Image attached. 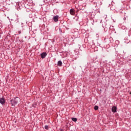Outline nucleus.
I'll use <instances>...</instances> for the list:
<instances>
[{"label": "nucleus", "mask_w": 131, "mask_h": 131, "mask_svg": "<svg viewBox=\"0 0 131 131\" xmlns=\"http://www.w3.org/2000/svg\"><path fill=\"white\" fill-rule=\"evenodd\" d=\"M19 101H20V99L18 97L11 99L10 100L11 106H15V105H17Z\"/></svg>", "instance_id": "nucleus-1"}, {"label": "nucleus", "mask_w": 131, "mask_h": 131, "mask_svg": "<svg viewBox=\"0 0 131 131\" xmlns=\"http://www.w3.org/2000/svg\"><path fill=\"white\" fill-rule=\"evenodd\" d=\"M6 103V99L4 98H0V103L2 105H5Z\"/></svg>", "instance_id": "nucleus-2"}, {"label": "nucleus", "mask_w": 131, "mask_h": 131, "mask_svg": "<svg viewBox=\"0 0 131 131\" xmlns=\"http://www.w3.org/2000/svg\"><path fill=\"white\" fill-rule=\"evenodd\" d=\"M54 22H58L59 21V16L56 15L53 17Z\"/></svg>", "instance_id": "nucleus-3"}, {"label": "nucleus", "mask_w": 131, "mask_h": 131, "mask_svg": "<svg viewBox=\"0 0 131 131\" xmlns=\"http://www.w3.org/2000/svg\"><path fill=\"white\" fill-rule=\"evenodd\" d=\"M70 13L71 15H72L73 16H74V15H75V11H74V9H70Z\"/></svg>", "instance_id": "nucleus-4"}, {"label": "nucleus", "mask_w": 131, "mask_h": 131, "mask_svg": "<svg viewBox=\"0 0 131 131\" xmlns=\"http://www.w3.org/2000/svg\"><path fill=\"white\" fill-rule=\"evenodd\" d=\"M46 57H47V53H46L43 52V53L41 54V57L42 58V59H43V58H46Z\"/></svg>", "instance_id": "nucleus-5"}, {"label": "nucleus", "mask_w": 131, "mask_h": 131, "mask_svg": "<svg viewBox=\"0 0 131 131\" xmlns=\"http://www.w3.org/2000/svg\"><path fill=\"white\" fill-rule=\"evenodd\" d=\"M116 110H117V107H116V106H113L112 108V112H114V113H116Z\"/></svg>", "instance_id": "nucleus-6"}, {"label": "nucleus", "mask_w": 131, "mask_h": 131, "mask_svg": "<svg viewBox=\"0 0 131 131\" xmlns=\"http://www.w3.org/2000/svg\"><path fill=\"white\" fill-rule=\"evenodd\" d=\"M62 61L61 60H59L58 61V66H59V67H61V66H62Z\"/></svg>", "instance_id": "nucleus-7"}, {"label": "nucleus", "mask_w": 131, "mask_h": 131, "mask_svg": "<svg viewBox=\"0 0 131 131\" xmlns=\"http://www.w3.org/2000/svg\"><path fill=\"white\" fill-rule=\"evenodd\" d=\"M72 120H73V121H74V122H76V121H77V119L76 118H72Z\"/></svg>", "instance_id": "nucleus-8"}, {"label": "nucleus", "mask_w": 131, "mask_h": 131, "mask_svg": "<svg viewBox=\"0 0 131 131\" xmlns=\"http://www.w3.org/2000/svg\"><path fill=\"white\" fill-rule=\"evenodd\" d=\"M94 109H95V110H98V109H99V106L96 105V106L94 107Z\"/></svg>", "instance_id": "nucleus-9"}, {"label": "nucleus", "mask_w": 131, "mask_h": 131, "mask_svg": "<svg viewBox=\"0 0 131 131\" xmlns=\"http://www.w3.org/2000/svg\"><path fill=\"white\" fill-rule=\"evenodd\" d=\"M45 129H49V126L46 125V126H45Z\"/></svg>", "instance_id": "nucleus-10"}, {"label": "nucleus", "mask_w": 131, "mask_h": 131, "mask_svg": "<svg viewBox=\"0 0 131 131\" xmlns=\"http://www.w3.org/2000/svg\"><path fill=\"white\" fill-rule=\"evenodd\" d=\"M18 33H19V34H20L21 33V31H19Z\"/></svg>", "instance_id": "nucleus-11"}]
</instances>
